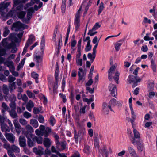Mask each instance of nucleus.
<instances>
[{"label": "nucleus", "instance_id": "obj_58", "mask_svg": "<svg viewBox=\"0 0 157 157\" xmlns=\"http://www.w3.org/2000/svg\"><path fill=\"white\" fill-rule=\"evenodd\" d=\"M74 133L75 141L76 143H78V136L76 134V131L75 129H74Z\"/></svg>", "mask_w": 157, "mask_h": 157}, {"label": "nucleus", "instance_id": "obj_21", "mask_svg": "<svg viewBox=\"0 0 157 157\" xmlns=\"http://www.w3.org/2000/svg\"><path fill=\"white\" fill-rule=\"evenodd\" d=\"M33 106L34 103L31 100H30L27 104L26 109L28 111L30 112L32 110V108Z\"/></svg>", "mask_w": 157, "mask_h": 157}, {"label": "nucleus", "instance_id": "obj_60", "mask_svg": "<svg viewBox=\"0 0 157 157\" xmlns=\"http://www.w3.org/2000/svg\"><path fill=\"white\" fill-rule=\"evenodd\" d=\"M23 151L26 154L29 155L30 154L31 152L30 150L25 147H24Z\"/></svg>", "mask_w": 157, "mask_h": 157}, {"label": "nucleus", "instance_id": "obj_22", "mask_svg": "<svg viewBox=\"0 0 157 157\" xmlns=\"http://www.w3.org/2000/svg\"><path fill=\"white\" fill-rule=\"evenodd\" d=\"M30 124L34 128H37L38 126V123L37 121L35 119H32L30 121Z\"/></svg>", "mask_w": 157, "mask_h": 157}, {"label": "nucleus", "instance_id": "obj_26", "mask_svg": "<svg viewBox=\"0 0 157 157\" xmlns=\"http://www.w3.org/2000/svg\"><path fill=\"white\" fill-rule=\"evenodd\" d=\"M137 143V148L139 151H144V148L143 144L139 142Z\"/></svg>", "mask_w": 157, "mask_h": 157}, {"label": "nucleus", "instance_id": "obj_4", "mask_svg": "<svg viewBox=\"0 0 157 157\" xmlns=\"http://www.w3.org/2000/svg\"><path fill=\"white\" fill-rule=\"evenodd\" d=\"M10 2H2L0 4V12L1 13L2 15L4 16L8 11L7 7L10 4Z\"/></svg>", "mask_w": 157, "mask_h": 157}, {"label": "nucleus", "instance_id": "obj_23", "mask_svg": "<svg viewBox=\"0 0 157 157\" xmlns=\"http://www.w3.org/2000/svg\"><path fill=\"white\" fill-rule=\"evenodd\" d=\"M13 45L12 44H10L8 46L7 48L8 49H10L12 48V49L11 51V52L15 53H16L17 51V48L16 47H13Z\"/></svg>", "mask_w": 157, "mask_h": 157}, {"label": "nucleus", "instance_id": "obj_25", "mask_svg": "<svg viewBox=\"0 0 157 157\" xmlns=\"http://www.w3.org/2000/svg\"><path fill=\"white\" fill-rule=\"evenodd\" d=\"M26 14V12L25 11H21L17 12V15L20 19H23Z\"/></svg>", "mask_w": 157, "mask_h": 157}, {"label": "nucleus", "instance_id": "obj_11", "mask_svg": "<svg viewBox=\"0 0 157 157\" xmlns=\"http://www.w3.org/2000/svg\"><path fill=\"white\" fill-rule=\"evenodd\" d=\"M5 136L7 140L11 143H13L15 140L14 136L11 133H6Z\"/></svg>", "mask_w": 157, "mask_h": 157}, {"label": "nucleus", "instance_id": "obj_45", "mask_svg": "<svg viewBox=\"0 0 157 157\" xmlns=\"http://www.w3.org/2000/svg\"><path fill=\"white\" fill-rule=\"evenodd\" d=\"M151 65L153 71L154 72H155L156 71V66L153 59L151 60Z\"/></svg>", "mask_w": 157, "mask_h": 157}, {"label": "nucleus", "instance_id": "obj_15", "mask_svg": "<svg viewBox=\"0 0 157 157\" xmlns=\"http://www.w3.org/2000/svg\"><path fill=\"white\" fill-rule=\"evenodd\" d=\"M19 144L21 147H24L26 145V140L23 136H20L19 138Z\"/></svg>", "mask_w": 157, "mask_h": 157}, {"label": "nucleus", "instance_id": "obj_43", "mask_svg": "<svg viewBox=\"0 0 157 157\" xmlns=\"http://www.w3.org/2000/svg\"><path fill=\"white\" fill-rule=\"evenodd\" d=\"M3 142L4 143L3 145L4 147L7 149L8 151L10 150V144L7 142L6 140V141H3Z\"/></svg>", "mask_w": 157, "mask_h": 157}, {"label": "nucleus", "instance_id": "obj_53", "mask_svg": "<svg viewBox=\"0 0 157 157\" xmlns=\"http://www.w3.org/2000/svg\"><path fill=\"white\" fill-rule=\"evenodd\" d=\"M9 105L11 109V110L15 109L16 105L15 101H11V103Z\"/></svg>", "mask_w": 157, "mask_h": 157}, {"label": "nucleus", "instance_id": "obj_10", "mask_svg": "<svg viewBox=\"0 0 157 157\" xmlns=\"http://www.w3.org/2000/svg\"><path fill=\"white\" fill-rule=\"evenodd\" d=\"M13 124L16 131L18 134L19 135L21 132V127L17 120H15L13 121Z\"/></svg>", "mask_w": 157, "mask_h": 157}, {"label": "nucleus", "instance_id": "obj_36", "mask_svg": "<svg viewBox=\"0 0 157 157\" xmlns=\"http://www.w3.org/2000/svg\"><path fill=\"white\" fill-rule=\"evenodd\" d=\"M31 75L32 77L35 79L36 83H38V78L39 76L35 72H33L31 73Z\"/></svg>", "mask_w": 157, "mask_h": 157}, {"label": "nucleus", "instance_id": "obj_7", "mask_svg": "<svg viewBox=\"0 0 157 157\" xmlns=\"http://www.w3.org/2000/svg\"><path fill=\"white\" fill-rule=\"evenodd\" d=\"M34 13V11L33 7H31L27 10V19L26 20L24 19L23 20V21L26 23H28L29 20L32 17L33 13Z\"/></svg>", "mask_w": 157, "mask_h": 157}, {"label": "nucleus", "instance_id": "obj_37", "mask_svg": "<svg viewBox=\"0 0 157 157\" xmlns=\"http://www.w3.org/2000/svg\"><path fill=\"white\" fill-rule=\"evenodd\" d=\"M11 149L13 151L16 153H19L20 151L19 148L14 145L11 146Z\"/></svg>", "mask_w": 157, "mask_h": 157}, {"label": "nucleus", "instance_id": "obj_6", "mask_svg": "<svg viewBox=\"0 0 157 157\" xmlns=\"http://www.w3.org/2000/svg\"><path fill=\"white\" fill-rule=\"evenodd\" d=\"M4 119L0 115V124L1 126L2 130L3 132H10V129L9 127L6 124L3 123Z\"/></svg>", "mask_w": 157, "mask_h": 157}, {"label": "nucleus", "instance_id": "obj_18", "mask_svg": "<svg viewBox=\"0 0 157 157\" xmlns=\"http://www.w3.org/2000/svg\"><path fill=\"white\" fill-rule=\"evenodd\" d=\"M128 150L131 156L133 157H138L135 150L133 148L129 146L128 147Z\"/></svg>", "mask_w": 157, "mask_h": 157}, {"label": "nucleus", "instance_id": "obj_47", "mask_svg": "<svg viewBox=\"0 0 157 157\" xmlns=\"http://www.w3.org/2000/svg\"><path fill=\"white\" fill-rule=\"evenodd\" d=\"M26 93L29 98H34L35 97V95L34 94L29 90L27 91Z\"/></svg>", "mask_w": 157, "mask_h": 157}, {"label": "nucleus", "instance_id": "obj_27", "mask_svg": "<svg viewBox=\"0 0 157 157\" xmlns=\"http://www.w3.org/2000/svg\"><path fill=\"white\" fill-rule=\"evenodd\" d=\"M105 7L103 2H101L100 4L98 11V14L100 15L104 9Z\"/></svg>", "mask_w": 157, "mask_h": 157}, {"label": "nucleus", "instance_id": "obj_49", "mask_svg": "<svg viewBox=\"0 0 157 157\" xmlns=\"http://www.w3.org/2000/svg\"><path fill=\"white\" fill-rule=\"evenodd\" d=\"M22 0H13V6H17L20 4L24 3H22Z\"/></svg>", "mask_w": 157, "mask_h": 157}, {"label": "nucleus", "instance_id": "obj_8", "mask_svg": "<svg viewBox=\"0 0 157 157\" xmlns=\"http://www.w3.org/2000/svg\"><path fill=\"white\" fill-rule=\"evenodd\" d=\"M113 111L111 108V106L109 104H107L105 102H104L102 105V111L105 114H107L108 113L109 110Z\"/></svg>", "mask_w": 157, "mask_h": 157}, {"label": "nucleus", "instance_id": "obj_14", "mask_svg": "<svg viewBox=\"0 0 157 157\" xmlns=\"http://www.w3.org/2000/svg\"><path fill=\"white\" fill-rule=\"evenodd\" d=\"M132 98L131 97L129 99V106L130 110L131 111V113L132 115V118L134 119L136 118V116L134 111L133 108H132Z\"/></svg>", "mask_w": 157, "mask_h": 157}, {"label": "nucleus", "instance_id": "obj_3", "mask_svg": "<svg viewBox=\"0 0 157 157\" xmlns=\"http://www.w3.org/2000/svg\"><path fill=\"white\" fill-rule=\"evenodd\" d=\"M82 8V6H80L79 9L76 13L75 18L74 25L75 26L76 31H77L79 29L80 26V12Z\"/></svg>", "mask_w": 157, "mask_h": 157}, {"label": "nucleus", "instance_id": "obj_12", "mask_svg": "<svg viewBox=\"0 0 157 157\" xmlns=\"http://www.w3.org/2000/svg\"><path fill=\"white\" fill-rule=\"evenodd\" d=\"M117 65L116 64H115L114 65L112 66L108 71V78L109 80H111L112 79V74L114 72Z\"/></svg>", "mask_w": 157, "mask_h": 157}, {"label": "nucleus", "instance_id": "obj_63", "mask_svg": "<svg viewBox=\"0 0 157 157\" xmlns=\"http://www.w3.org/2000/svg\"><path fill=\"white\" fill-rule=\"evenodd\" d=\"M91 48V45H90V43H87L86 46L85 48V50L86 52H88L90 51Z\"/></svg>", "mask_w": 157, "mask_h": 157}, {"label": "nucleus", "instance_id": "obj_44", "mask_svg": "<svg viewBox=\"0 0 157 157\" xmlns=\"http://www.w3.org/2000/svg\"><path fill=\"white\" fill-rule=\"evenodd\" d=\"M2 108L4 110H2V112H4L5 111H8L9 109V107L4 102H3L2 105Z\"/></svg>", "mask_w": 157, "mask_h": 157}, {"label": "nucleus", "instance_id": "obj_46", "mask_svg": "<svg viewBox=\"0 0 157 157\" xmlns=\"http://www.w3.org/2000/svg\"><path fill=\"white\" fill-rule=\"evenodd\" d=\"M119 73L118 72L116 71L115 73V76H114L113 78L115 81L117 83H118V80L119 78Z\"/></svg>", "mask_w": 157, "mask_h": 157}, {"label": "nucleus", "instance_id": "obj_31", "mask_svg": "<svg viewBox=\"0 0 157 157\" xmlns=\"http://www.w3.org/2000/svg\"><path fill=\"white\" fill-rule=\"evenodd\" d=\"M154 83L152 81H149L148 82V85L147 86V88L149 91L153 90L154 87Z\"/></svg>", "mask_w": 157, "mask_h": 157}, {"label": "nucleus", "instance_id": "obj_9", "mask_svg": "<svg viewBox=\"0 0 157 157\" xmlns=\"http://www.w3.org/2000/svg\"><path fill=\"white\" fill-rule=\"evenodd\" d=\"M109 89L111 92V95L113 96L116 97V96H117V92L116 86L112 84H110L109 86Z\"/></svg>", "mask_w": 157, "mask_h": 157}, {"label": "nucleus", "instance_id": "obj_42", "mask_svg": "<svg viewBox=\"0 0 157 157\" xmlns=\"http://www.w3.org/2000/svg\"><path fill=\"white\" fill-rule=\"evenodd\" d=\"M49 121L50 124L53 126L56 123V120L54 117L53 116H51L49 118Z\"/></svg>", "mask_w": 157, "mask_h": 157}, {"label": "nucleus", "instance_id": "obj_41", "mask_svg": "<svg viewBox=\"0 0 157 157\" xmlns=\"http://www.w3.org/2000/svg\"><path fill=\"white\" fill-rule=\"evenodd\" d=\"M15 82H13L12 83L10 84L9 85V88L10 89V91H12L16 89Z\"/></svg>", "mask_w": 157, "mask_h": 157}, {"label": "nucleus", "instance_id": "obj_40", "mask_svg": "<svg viewBox=\"0 0 157 157\" xmlns=\"http://www.w3.org/2000/svg\"><path fill=\"white\" fill-rule=\"evenodd\" d=\"M35 3V2H34L33 0H31L29 3H28L25 5L24 7V9L25 10H26L27 8H29L30 6H33Z\"/></svg>", "mask_w": 157, "mask_h": 157}, {"label": "nucleus", "instance_id": "obj_16", "mask_svg": "<svg viewBox=\"0 0 157 157\" xmlns=\"http://www.w3.org/2000/svg\"><path fill=\"white\" fill-rule=\"evenodd\" d=\"M26 137L27 138V144L28 147L30 148L35 146V140H33V139H30L29 136Z\"/></svg>", "mask_w": 157, "mask_h": 157}, {"label": "nucleus", "instance_id": "obj_13", "mask_svg": "<svg viewBox=\"0 0 157 157\" xmlns=\"http://www.w3.org/2000/svg\"><path fill=\"white\" fill-rule=\"evenodd\" d=\"M35 40V37L33 35L31 34L29 35V38L26 43L25 45L29 47Z\"/></svg>", "mask_w": 157, "mask_h": 157}, {"label": "nucleus", "instance_id": "obj_64", "mask_svg": "<svg viewBox=\"0 0 157 157\" xmlns=\"http://www.w3.org/2000/svg\"><path fill=\"white\" fill-rule=\"evenodd\" d=\"M6 52V50L4 48L0 49V56H3L4 55Z\"/></svg>", "mask_w": 157, "mask_h": 157}, {"label": "nucleus", "instance_id": "obj_5", "mask_svg": "<svg viewBox=\"0 0 157 157\" xmlns=\"http://www.w3.org/2000/svg\"><path fill=\"white\" fill-rule=\"evenodd\" d=\"M25 129L26 131L23 130L22 133L26 137H27L28 136H31V134L34 132L33 128L29 124H28L26 126Z\"/></svg>", "mask_w": 157, "mask_h": 157}, {"label": "nucleus", "instance_id": "obj_51", "mask_svg": "<svg viewBox=\"0 0 157 157\" xmlns=\"http://www.w3.org/2000/svg\"><path fill=\"white\" fill-rule=\"evenodd\" d=\"M38 155H41L43 154L44 151V149L40 146L39 147H38Z\"/></svg>", "mask_w": 157, "mask_h": 157}, {"label": "nucleus", "instance_id": "obj_33", "mask_svg": "<svg viewBox=\"0 0 157 157\" xmlns=\"http://www.w3.org/2000/svg\"><path fill=\"white\" fill-rule=\"evenodd\" d=\"M2 91L3 93L6 94H9V90L7 85L5 84L3 85Z\"/></svg>", "mask_w": 157, "mask_h": 157}, {"label": "nucleus", "instance_id": "obj_62", "mask_svg": "<svg viewBox=\"0 0 157 157\" xmlns=\"http://www.w3.org/2000/svg\"><path fill=\"white\" fill-rule=\"evenodd\" d=\"M101 26L98 23H96L94 25L92 28V30H96L100 27Z\"/></svg>", "mask_w": 157, "mask_h": 157}, {"label": "nucleus", "instance_id": "obj_2", "mask_svg": "<svg viewBox=\"0 0 157 157\" xmlns=\"http://www.w3.org/2000/svg\"><path fill=\"white\" fill-rule=\"evenodd\" d=\"M27 28L28 26L27 25L22 24L21 22L18 21L13 24L11 29L12 30L15 31H18L23 30Z\"/></svg>", "mask_w": 157, "mask_h": 157}, {"label": "nucleus", "instance_id": "obj_56", "mask_svg": "<svg viewBox=\"0 0 157 157\" xmlns=\"http://www.w3.org/2000/svg\"><path fill=\"white\" fill-rule=\"evenodd\" d=\"M121 45V44L119 42L116 43L115 44V50L118 51L120 49V47Z\"/></svg>", "mask_w": 157, "mask_h": 157}, {"label": "nucleus", "instance_id": "obj_50", "mask_svg": "<svg viewBox=\"0 0 157 157\" xmlns=\"http://www.w3.org/2000/svg\"><path fill=\"white\" fill-rule=\"evenodd\" d=\"M10 33V30L6 27H5V30L3 33V36L4 37L6 36Z\"/></svg>", "mask_w": 157, "mask_h": 157}, {"label": "nucleus", "instance_id": "obj_48", "mask_svg": "<svg viewBox=\"0 0 157 157\" xmlns=\"http://www.w3.org/2000/svg\"><path fill=\"white\" fill-rule=\"evenodd\" d=\"M24 117L26 119L31 117L32 116L31 114L27 111L25 112L23 114Z\"/></svg>", "mask_w": 157, "mask_h": 157}, {"label": "nucleus", "instance_id": "obj_19", "mask_svg": "<svg viewBox=\"0 0 157 157\" xmlns=\"http://www.w3.org/2000/svg\"><path fill=\"white\" fill-rule=\"evenodd\" d=\"M43 144L46 147L48 148L51 145V142L50 139L48 138H45L44 139Z\"/></svg>", "mask_w": 157, "mask_h": 157}, {"label": "nucleus", "instance_id": "obj_30", "mask_svg": "<svg viewBox=\"0 0 157 157\" xmlns=\"http://www.w3.org/2000/svg\"><path fill=\"white\" fill-rule=\"evenodd\" d=\"M96 53L93 52L92 54L91 53H89L88 54L87 56L88 59H90L91 61L92 62L95 57Z\"/></svg>", "mask_w": 157, "mask_h": 157}, {"label": "nucleus", "instance_id": "obj_24", "mask_svg": "<svg viewBox=\"0 0 157 157\" xmlns=\"http://www.w3.org/2000/svg\"><path fill=\"white\" fill-rule=\"evenodd\" d=\"M33 139L36 141L38 144H42L43 143V138L41 137H37L34 136Z\"/></svg>", "mask_w": 157, "mask_h": 157}, {"label": "nucleus", "instance_id": "obj_29", "mask_svg": "<svg viewBox=\"0 0 157 157\" xmlns=\"http://www.w3.org/2000/svg\"><path fill=\"white\" fill-rule=\"evenodd\" d=\"M133 131L134 136V138L135 139H137L139 140L140 138V135L139 132L134 128H133Z\"/></svg>", "mask_w": 157, "mask_h": 157}, {"label": "nucleus", "instance_id": "obj_35", "mask_svg": "<svg viewBox=\"0 0 157 157\" xmlns=\"http://www.w3.org/2000/svg\"><path fill=\"white\" fill-rule=\"evenodd\" d=\"M85 133V129L84 128H80L78 132V135L81 136L82 137L84 136Z\"/></svg>", "mask_w": 157, "mask_h": 157}, {"label": "nucleus", "instance_id": "obj_17", "mask_svg": "<svg viewBox=\"0 0 157 157\" xmlns=\"http://www.w3.org/2000/svg\"><path fill=\"white\" fill-rule=\"evenodd\" d=\"M34 60L38 65L39 63H41L42 62L43 56L36 55L34 57Z\"/></svg>", "mask_w": 157, "mask_h": 157}, {"label": "nucleus", "instance_id": "obj_32", "mask_svg": "<svg viewBox=\"0 0 157 157\" xmlns=\"http://www.w3.org/2000/svg\"><path fill=\"white\" fill-rule=\"evenodd\" d=\"M15 109L11 110L9 111L10 115L13 118H16L17 117V113L15 111Z\"/></svg>", "mask_w": 157, "mask_h": 157}, {"label": "nucleus", "instance_id": "obj_1", "mask_svg": "<svg viewBox=\"0 0 157 157\" xmlns=\"http://www.w3.org/2000/svg\"><path fill=\"white\" fill-rule=\"evenodd\" d=\"M142 78H140L137 76L130 75L128 78V81L130 83H132V86L135 87L137 85V83L140 82Z\"/></svg>", "mask_w": 157, "mask_h": 157}, {"label": "nucleus", "instance_id": "obj_57", "mask_svg": "<svg viewBox=\"0 0 157 157\" xmlns=\"http://www.w3.org/2000/svg\"><path fill=\"white\" fill-rule=\"evenodd\" d=\"M76 61L77 65L81 66L82 65V59H76Z\"/></svg>", "mask_w": 157, "mask_h": 157}, {"label": "nucleus", "instance_id": "obj_38", "mask_svg": "<svg viewBox=\"0 0 157 157\" xmlns=\"http://www.w3.org/2000/svg\"><path fill=\"white\" fill-rule=\"evenodd\" d=\"M78 75L79 77L78 81L82 82L85 79V75L83 74H81L80 72H78Z\"/></svg>", "mask_w": 157, "mask_h": 157}, {"label": "nucleus", "instance_id": "obj_20", "mask_svg": "<svg viewBox=\"0 0 157 157\" xmlns=\"http://www.w3.org/2000/svg\"><path fill=\"white\" fill-rule=\"evenodd\" d=\"M6 64L9 68L10 71L13 69H15L13 63L12 61H7L6 63Z\"/></svg>", "mask_w": 157, "mask_h": 157}, {"label": "nucleus", "instance_id": "obj_39", "mask_svg": "<svg viewBox=\"0 0 157 157\" xmlns=\"http://www.w3.org/2000/svg\"><path fill=\"white\" fill-rule=\"evenodd\" d=\"M25 59V58H24L21 61V62L19 63V65L17 66V70H19L21 68L23 67L24 64Z\"/></svg>", "mask_w": 157, "mask_h": 157}, {"label": "nucleus", "instance_id": "obj_55", "mask_svg": "<svg viewBox=\"0 0 157 157\" xmlns=\"http://www.w3.org/2000/svg\"><path fill=\"white\" fill-rule=\"evenodd\" d=\"M19 122L23 125H26L27 124V121L24 119L21 118L19 120Z\"/></svg>", "mask_w": 157, "mask_h": 157}, {"label": "nucleus", "instance_id": "obj_61", "mask_svg": "<svg viewBox=\"0 0 157 157\" xmlns=\"http://www.w3.org/2000/svg\"><path fill=\"white\" fill-rule=\"evenodd\" d=\"M99 140L97 138L94 139V145L95 147L98 148L99 146Z\"/></svg>", "mask_w": 157, "mask_h": 157}, {"label": "nucleus", "instance_id": "obj_54", "mask_svg": "<svg viewBox=\"0 0 157 157\" xmlns=\"http://www.w3.org/2000/svg\"><path fill=\"white\" fill-rule=\"evenodd\" d=\"M94 30H92V29H91L87 33L88 35H90V36L94 35L97 33L96 31L93 32Z\"/></svg>", "mask_w": 157, "mask_h": 157}, {"label": "nucleus", "instance_id": "obj_28", "mask_svg": "<svg viewBox=\"0 0 157 157\" xmlns=\"http://www.w3.org/2000/svg\"><path fill=\"white\" fill-rule=\"evenodd\" d=\"M127 131L128 133L131 136L130 139L131 142L133 144H134L136 143L135 139L133 137L131 130L130 129H128Z\"/></svg>", "mask_w": 157, "mask_h": 157}, {"label": "nucleus", "instance_id": "obj_52", "mask_svg": "<svg viewBox=\"0 0 157 157\" xmlns=\"http://www.w3.org/2000/svg\"><path fill=\"white\" fill-rule=\"evenodd\" d=\"M16 80V78L11 75L9 76L8 78V81L10 83H12Z\"/></svg>", "mask_w": 157, "mask_h": 157}, {"label": "nucleus", "instance_id": "obj_59", "mask_svg": "<svg viewBox=\"0 0 157 157\" xmlns=\"http://www.w3.org/2000/svg\"><path fill=\"white\" fill-rule=\"evenodd\" d=\"M143 21L145 23H148L149 24L151 23V20L146 17H144Z\"/></svg>", "mask_w": 157, "mask_h": 157}, {"label": "nucleus", "instance_id": "obj_34", "mask_svg": "<svg viewBox=\"0 0 157 157\" xmlns=\"http://www.w3.org/2000/svg\"><path fill=\"white\" fill-rule=\"evenodd\" d=\"M116 100L114 98L110 100L109 104L111 106V108L113 107L116 105Z\"/></svg>", "mask_w": 157, "mask_h": 157}]
</instances>
